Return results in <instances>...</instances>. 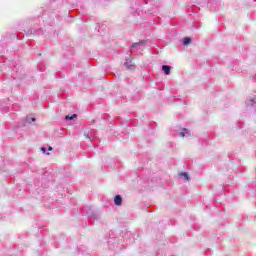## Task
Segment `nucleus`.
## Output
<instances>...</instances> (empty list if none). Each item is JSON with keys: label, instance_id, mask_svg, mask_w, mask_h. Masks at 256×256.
Here are the masks:
<instances>
[{"label": "nucleus", "instance_id": "13", "mask_svg": "<svg viewBox=\"0 0 256 256\" xmlns=\"http://www.w3.org/2000/svg\"><path fill=\"white\" fill-rule=\"evenodd\" d=\"M32 121H35V118H31Z\"/></svg>", "mask_w": 256, "mask_h": 256}, {"label": "nucleus", "instance_id": "8", "mask_svg": "<svg viewBox=\"0 0 256 256\" xmlns=\"http://www.w3.org/2000/svg\"><path fill=\"white\" fill-rule=\"evenodd\" d=\"M66 121H73V119H77V114H73L72 116H66L65 117Z\"/></svg>", "mask_w": 256, "mask_h": 256}, {"label": "nucleus", "instance_id": "3", "mask_svg": "<svg viewBox=\"0 0 256 256\" xmlns=\"http://www.w3.org/2000/svg\"><path fill=\"white\" fill-rule=\"evenodd\" d=\"M246 105L247 107H255L256 106V98H249L247 101H246Z\"/></svg>", "mask_w": 256, "mask_h": 256}, {"label": "nucleus", "instance_id": "10", "mask_svg": "<svg viewBox=\"0 0 256 256\" xmlns=\"http://www.w3.org/2000/svg\"><path fill=\"white\" fill-rule=\"evenodd\" d=\"M40 151L44 154V155H49V153H47V148L45 147H41Z\"/></svg>", "mask_w": 256, "mask_h": 256}, {"label": "nucleus", "instance_id": "11", "mask_svg": "<svg viewBox=\"0 0 256 256\" xmlns=\"http://www.w3.org/2000/svg\"><path fill=\"white\" fill-rule=\"evenodd\" d=\"M85 137H86L87 139H91V136H89V134H86Z\"/></svg>", "mask_w": 256, "mask_h": 256}, {"label": "nucleus", "instance_id": "2", "mask_svg": "<svg viewBox=\"0 0 256 256\" xmlns=\"http://www.w3.org/2000/svg\"><path fill=\"white\" fill-rule=\"evenodd\" d=\"M124 65L125 67H127V69H135V64L133 63V60H131L130 58L126 59Z\"/></svg>", "mask_w": 256, "mask_h": 256}, {"label": "nucleus", "instance_id": "7", "mask_svg": "<svg viewBox=\"0 0 256 256\" xmlns=\"http://www.w3.org/2000/svg\"><path fill=\"white\" fill-rule=\"evenodd\" d=\"M162 71H164L165 75H169V73H171V66L163 65L162 66Z\"/></svg>", "mask_w": 256, "mask_h": 256}, {"label": "nucleus", "instance_id": "1", "mask_svg": "<svg viewBox=\"0 0 256 256\" xmlns=\"http://www.w3.org/2000/svg\"><path fill=\"white\" fill-rule=\"evenodd\" d=\"M142 45H145V41H141V42L132 44L131 52L133 53L135 51H140Z\"/></svg>", "mask_w": 256, "mask_h": 256}, {"label": "nucleus", "instance_id": "4", "mask_svg": "<svg viewBox=\"0 0 256 256\" xmlns=\"http://www.w3.org/2000/svg\"><path fill=\"white\" fill-rule=\"evenodd\" d=\"M178 177H182L183 179H185V181H191V178L189 177V174H187V172H179Z\"/></svg>", "mask_w": 256, "mask_h": 256}, {"label": "nucleus", "instance_id": "9", "mask_svg": "<svg viewBox=\"0 0 256 256\" xmlns=\"http://www.w3.org/2000/svg\"><path fill=\"white\" fill-rule=\"evenodd\" d=\"M189 43H191V38L185 37V38L183 39V45H189Z\"/></svg>", "mask_w": 256, "mask_h": 256}, {"label": "nucleus", "instance_id": "5", "mask_svg": "<svg viewBox=\"0 0 256 256\" xmlns=\"http://www.w3.org/2000/svg\"><path fill=\"white\" fill-rule=\"evenodd\" d=\"M114 203H115V205H117V206L122 205V203H123V198H121V195L115 196V198H114Z\"/></svg>", "mask_w": 256, "mask_h": 256}, {"label": "nucleus", "instance_id": "12", "mask_svg": "<svg viewBox=\"0 0 256 256\" xmlns=\"http://www.w3.org/2000/svg\"><path fill=\"white\" fill-rule=\"evenodd\" d=\"M48 151H53V147L49 146Z\"/></svg>", "mask_w": 256, "mask_h": 256}, {"label": "nucleus", "instance_id": "6", "mask_svg": "<svg viewBox=\"0 0 256 256\" xmlns=\"http://www.w3.org/2000/svg\"><path fill=\"white\" fill-rule=\"evenodd\" d=\"M179 135H180L181 137H189V136L191 135V133L189 132L188 129L184 128V129H182V131L179 133Z\"/></svg>", "mask_w": 256, "mask_h": 256}]
</instances>
